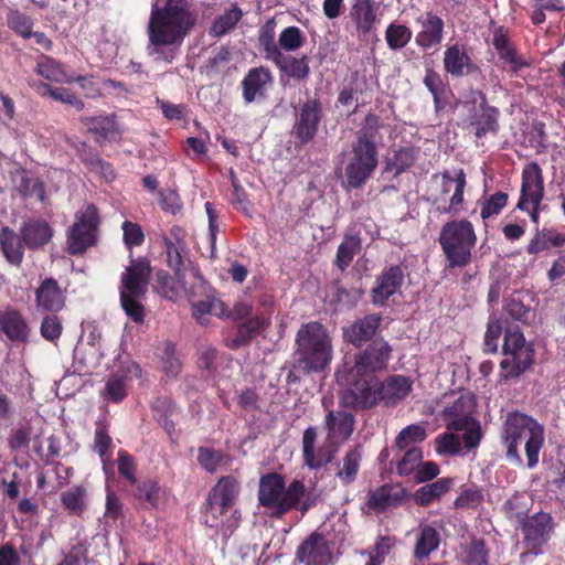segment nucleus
Listing matches in <instances>:
<instances>
[{
	"label": "nucleus",
	"instance_id": "obj_22",
	"mask_svg": "<svg viewBox=\"0 0 565 565\" xmlns=\"http://www.w3.org/2000/svg\"><path fill=\"white\" fill-rule=\"evenodd\" d=\"M355 418L347 411L331 409L324 417L323 428L327 431V441L340 446L353 434Z\"/></svg>",
	"mask_w": 565,
	"mask_h": 565
},
{
	"label": "nucleus",
	"instance_id": "obj_29",
	"mask_svg": "<svg viewBox=\"0 0 565 565\" xmlns=\"http://www.w3.org/2000/svg\"><path fill=\"white\" fill-rule=\"evenodd\" d=\"M25 244L21 234L9 226L0 230V250L6 260L15 267H20L23 262Z\"/></svg>",
	"mask_w": 565,
	"mask_h": 565
},
{
	"label": "nucleus",
	"instance_id": "obj_7",
	"mask_svg": "<svg viewBox=\"0 0 565 565\" xmlns=\"http://www.w3.org/2000/svg\"><path fill=\"white\" fill-rule=\"evenodd\" d=\"M438 189L431 195V203L440 214L458 215L463 209L465 189L467 186L466 173L462 169L454 175L446 170L433 175Z\"/></svg>",
	"mask_w": 565,
	"mask_h": 565
},
{
	"label": "nucleus",
	"instance_id": "obj_23",
	"mask_svg": "<svg viewBox=\"0 0 565 565\" xmlns=\"http://www.w3.org/2000/svg\"><path fill=\"white\" fill-rule=\"evenodd\" d=\"M301 497H258L259 504L264 508V513L270 518H281L291 509L300 510L306 513L311 507L316 505L317 497H307L300 501Z\"/></svg>",
	"mask_w": 565,
	"mask_h": 565
},
{
	"label": "nucleus",
	"instance_id": "obj_59",
	"mask_svg": "<svg viewBox=\"0 0 565 565\" xmlns=\"http://www.w3.org/2000/svg\"><path fill=\"white\" fill-rule=\"evenodd\" d=\"M285 480L276 472L267 473L259 480L258 494H284Z\"/></svg>",
	"mask_w": 565,
	"mask_h": 565
},
{
	"label": "nucleus",
	"instance_id": "obj_8",
	"mask_svg": "<svg viewBox=\"0 0 565 565\" xmlns=\"http://www.w3.org/2000/svg\"><path fill=\"white\" fill-rule=\"evenodd\" d=\"M554 530L555 522L550 513L540 511L527 515L521 522L523 544L527 551L520 555V561L523 563L531 554L539 555L543 553V547L552 539Z\"/></svg>",
	"mask_w": 565,
	"mask_h": 565
},
{
	"label": "nucleus",
	"instance_id": "obj_30",
	"mask_svg": "<svg viewBox=\"0 0 565 565\" xmlns=\"http://www.w3.org/2000/svg\"><path fill=\"white\" fill-rule=\"evenodd\" d=\"M478 96L480 99V113L473 116L471 126L476 128V136L480 138L488 132L495 134L498 131L499 110L488 105L487 97L483 93L478 92Z\"/></svg>",
	"mask_w": 565,
	"mask_h": 565
},
{
	"label": "nucleus",
	"instance_id": "obj_60",
	"mask_svg": "<svg viewBox=\"0 0 565 565\" xmlns=\"http://www.w3.org/2000/svg\"><path fill=\"white\" fill-rule=\"evenodd\" d=\"M124 232V243L131 249L134 246H140L145 241V234L138 223L125 221L121 225Z\"/></svg>",
	"mask_w": 565,
	"mask_h": 565
},
{
	"label": "nucleus",
	"instance_id": "obj_31",
	"mask_svg": "<svg viewBox=\"0 0 565 565\" xmlns=\"http://www.w3.org/2000/svg\"><path fill=\"white\" fill-rule=\"evenodd\" d=\"M444 65L446 72L455 77L468 74L472 67L471 60L466 50L458 44L449 46L445 51Z\"/></svg>",
	"mask_w": 565,
	"mask_h": 565
},
{
	"label": "nucleus",
	"instance_id": "obj_2",
	"mask_svg": "<svg viewBox=\"0 0 565 565\" xmlns=\"http://www.w3.org/2000/svg\"><path fill=\"white\" fill-rule=\"evenodd\" d=\"M501 438L509 460L522 465L519 445L523 443L527 468L532 469L539 463L545 429L535 418L521 412L509 413L502 426Z\"/></svg>",
	"mask_w": 565,
	"mask_h": 565
},
{
	"label": "nucleus",
	"instance_id": "obj_36",
	"mask_svg": "<svg viewBox=\"0 0 565 565\" xmlns=\"http://www.w3.org/2000/svg\"><path fill=\"white\" fill-rule=\"evenodd\" d=\"M274 64L286 75L297 81L306 79L310 73L308 57L305 55L297 58L291 55L282 54L279 61L277 60Z\"/></svg>",
	"mask_w": 565,
	"mask_h": 565
},
{
	"label": "nucleus",
	"instance_id": "obj_18",
	"mask_svg": "<svg viewBox=\"0 0 565 565\" xmlns=\"http://www.w3.org/2000/svg\"><path fill=\"white\" fill-rule=\"evenodd\" d=\"M492 45L495 49L499 58L508 65V72L515 77H525V71L530 68L531 62L520 55L516 49L511 44L508 31L504 28H498L494 31Z\"/></svg>",
	"mask_w": 565,
	"mask_h": 565
},
{
	"label": "nucleus",
	"instance_id": "obj_63",
	"mask_svg": "<svg viewBox=\"0 0 565 565\" xmlns=\"http://www.w3.org/2000/svg\"><path fill=\"white\" fill-rule=\"evenodd\" d=\"M126 394H127L126 383L122 379L117 377V376H111L107 381V383L105 385L104 395L108 401L118 403L125 398Z\"/></svg>",
	"mask_w": 565,
	"mask_h": 565
},
{
	"label": "nucleus",
	"instance_id": "obj_56",
	"mask_svg": "<svg viewBox=\"0 0 565 565\" xmlns=\"http://www.w3.org/2000/svg\"><path fill=\"white\" fill-rule=\"evenodd\" d=\"M303 41V35L299 28L288 26L281 31L278 43L279 47L294 52L302 46Z\"/></svg>",
	"mask_w": 565,
	"mask_h": 565
},
{
	"label": "nucleus",
	"instance_id": "obj_57",
	"mask_svg": "<svg viewBox=\"0 0 565 565\" xmlns=\"http://www.w3.org/2000/svg\"><path fill=\"white\" fill-rule=\"evenodd\" d=\"M508 194L504 192H497L492 195H490L486 201L483 202L482 209H481V218L488 220L493 215L499 214L507 205L508 203Z\"/></svg>",
	"mask_w": 565,
	"mask_h": 565
},
{
	"label": "nucleus",
	"instance_id": "obj_53",
	"mask_svg": "<svg viewBox=\"0 0 565 565\" xmlns=\"http://www.w3.org/2000/svg\"><path fill=\"white\" fill-rule=\"evenodd\" d=\"M489 550L483 540H472L466 548L468 565H488Z\"/></svg>",
	"mask_w": 565,
	"mask_h": 565
},
{
	"label": "nucleus",
	"instance_id": "obj_15",
	"mask_svg": "<svg viewBox=\"0 0 565 565\" xmlns=\"http://www.w3.org/2000/svg\"><path fill=\"white\" fill-rule=\"evenodd\" d=\"M321 119V102L317 98H309L300 106L291 134L301 145H306L316 137Z\"/></svg>",
	"mask_w": 565,
	"mask_h": 565
},
{
	"label": "nucleus",
	"instance_id": "obj_1",
	"mask_svg": "<svg viewBox=\"0 0 565 565\" xmlns=\"http://www.w3.org/2000/svg\"><path fill=\"white\" fill-rule=\"evenodd\" d=\"M196 18L188 0H166L163 6L154 3L147 26L149 56L157 62L172 63Z\"/></svg>",
	"mask_w": 565,
	"mask_h": 565
},
{
	"label": "nucleus",
	"instance_id": "obj_26",
	"mask_svg": "<svg viewBox=\"0 0 565 565\" xmlns=\"http://www.w3.org/2000/svg\"><path fill=\"white\" fill-rule=\"evenodd\" d=\"M20 234L25 246L31 250H36L51 242L54 230L45 220L33 218L21 225Z\"/></svg>",
	"mask_w": 565,
	"mask_h": 565
},
{
	"label": "nucleus",
	"instance_id": "obj_24",
	"mask_svg": "<svg viewBox=\"0 0 565 565\" xmlns=\"http://www.w3.org/2000/svg\"><path fill=\"white\" fill-rule=\"evenodd\" d=\"M475 409L473 396L461 394L452 405L443 411V418L449 430H462L467 425L472 424V413Z\"/></svg>",
	"mask_w": 565,
	"mask_h": 565
},
{
	"label": "nucleus",
	"instance_id": "obj_35",
	"mask_svg": "<svg viewBox=\"0 0 565 565\" xmlns=\"http://www.w3.org/2000/svg\"><path fill=\"white\" fill-rule=\"evenodd\" d=\"M362 455L363 452L361 445H356L345 452L341 463L338 465L339 468L335 473L342 483L350 484L355 480L360 469Z\"/></svg>",
	"mask_w": 565,
	"mask_h": 565
},
{
	"label": "nucleus",
	"instance_id": "obj_3",
	"mask_svg": "<svg viewBox=\"0 0 565 565\" xmlns=\"http://www.w3.org/2000/svg\"><path fill=\"white\" fill-rule=\"evenodd\" d=\"M297 363L306 372L323 371L333 358L332 337L318 321L303 323L296 335Z\"/></svg>",
	"mask_w": 565,
	"mask_h": 565
},
{
	"label": "nucleus",
	"instance_id": "obj_62",
	"mask_svg": "<svg viewBox=\"0 0 565 565\" xmlns=\"http://www.w3.org/2000/svg\"><path fill=\"white\" fill-rule=\"evenodd\" d=\"M31 428L29 426L18 427L12 429L8 444L11 450L20 451L28 448L31 440Z\"/></svg>",
	"mask_w": 565,
	"mask_h": 565
},
{
	"label": "nucleus",
	"instance_id": "obj_52",
	"mask_svg": "<svg viewBox=\"0 0 565 565\" xmlns=\"http://www.w3.org/2000/svg\"><path fill=\"white\" fill-rule=\"evenodd\" d=\"M162 241L166 246L168 266L180 276V268L183 264V254L186 250V245L173 244L172 238L167 235L162 236Z\"/></svg>",
	"mask_w": 565,
	"mask_h": 565
},
{
	"label": "nucleus",
	"instance_id": "obj_64",
	"mask_svg": "<svg viewBox=\"0 0 565 565\" xmlns=\"http://www.w3.org/2000/svg\"><path fill=\"white\" fill-rule=\"evenodd\" d=\"M396 540L392 536L384 535L380 536L371 551H362V555H372L375 558L385 562L386 556L391 550L395 546Z\"/></svg>",
	"mask_w": 565,
	"mask_h": 565
},
{
	"label": "nucleus",
	"instance_id": "obj_11",
	"mask_svg": "<svg viewBox=\"0 0 565 565\" xmlns=\"http://www.w3.org/2000/svg\"><path fill=\"white\" fill-rule=\"evenodd\" d=\"M393 348L384 338L373 339L355 354L353 375L364 376L385 371L392 359Z\"/></svg>",
	"mask_w": 565,
	"mask_h": 565
},
{
	"label": "nucleus",
	"instance_id": "obj_37",
	"mask_svg": "<svg viewBox=\"0 0 565 565\" xmlns=\"http://www.w3.org/2000/svg\"><path fill=\"white\" fill-rule=\"evenodd\" d=\"M360 250L361 238L358 235L347 234L337 249L334 266L342 271L345 270Z\"/></svg>",
	"mask_w": 565,
	"mask_h": 565
},
{
	"label": "nucleus",
	"instance_id": "obj_50",
	"mask_svg": "<svg viewBox=\"0 0 565 565\" xmlns=\"http://www.w3.org/2000/svg\"><path fill=\"white\" fill-rule=\"evenodd\" d=\"M35 72L40 76L52 82H63L65 77V73L62 70L61 65L56 61L46 55H43L39 60Z\"/></svg>",
	"mask_w": 565,
	"mask_h": 565
},
{
	"label": "nucleus",
	"instance_id": "obj_47",
	"mask_svg": "<svg viewBox=\"0 0 565 565\" xmlns=\"http://www.w3.org/2000/svg\"><path fill=\"white\" fill-rule=\"evenodd\" d=\"M63 333L62 319L55 313H46L40 324V334L51 343H56Z\"/></svg>",
	"mask_w": 565,
	"mask_h": 565
},
{
	"label": "nucleus",
	"instance_id": "obj_5",
	"mask_svg": "<svg viewBox=\"0 0 565 565\" xmlns=\"http://www.w3.org/2000/svg\"><path fill=\"white\" fill-rule=\"evenodd\" d=\"M438 242L450 268L465 267L471 260L477 235L470 221L454 220L443 225Z\"/></svg>",
	"mask_w": 565,
	"mask_h": 565
},
{
	"label": "nucleus",
	"instance_id": "obj_28",
	"mask_svg": "<svg viewBox=\"0 0 565 565\" xmlns=\"http://www.w3.org/2000/svg\"><path fill=\"white\" fill-rule=\"evenodd\" d=\"M271 81L273 77L268 68L259 66L249 70L242 82L244 100L253 103L257 97H264Z\"/></svg>",
	"mask_w": 565,
	"mask_h": 565
},
{
	"label": "nucleus",
	"instance_id": "obj_61",
	"mask_svg": "<svg viewBox=\"0 0 565 565\" xmlns=\"http://www.w3.org/2000/svg\"><path fill=\"white\" fill-rule=\"evenodd\" d=\"M461 444L458 436L445 433L436 439V451L439 455L454 456L460 452Z\"/></svg>",
	"mask_w": 565,
	"mask_h": 565
},
{
	"label": "nucleus",
	"instance_id": "obj_10",
	"mask_svg": "<svg viewBox=\"0 0 565 565\" xmlns=\"http://www.w3.org/2000/svg\"><path fill=\"white\" fill-rule=\"evenodd\" d=\"M544 195L542 169L536 162L527 163L522 172L521 196L516 207L530 214L533 222L539 218V205Z\"/></svg>",
	"mask_w": 565,
	"mask_h": 565
},
{
	"label": "nucleus",
	"instance_id": "obj_32",
	"mask_svg": "<svg viewBox=\"0 0 565 565\" xmlns=\"http://www.w3.org/2000/svg\"><path fill=\"white\" fill-rule=\"evenodd\" d=\"M377 6L374 0H355L352 6V17L358 31L369 33L377 21Z\"/></svg>",
	"mask_w": 565,
	"mask_h": 565
},
{
	"label": "nucleus",
	"instance_id": "obj_21",
	"mask_svg": "<svg viewBox=\"0 0 565 565\" xmlns=\"http://www.w3.org/2000/svg\"><path fill=\"white\" fill-rule=\"evenodd\" d=\"M66 290L54 278H45L35 289V306L41 312L56 313L65 308Z\"/></svg>",
	"mask_w": 565,
	"mask_h": 565
},
{
	"label": "nucleus",
	"instance_id": "obj_45",
	"mask_svg": "<svg viewBox=\"0 0 565 565\" xmlns=\"http://www.w3.org/2000/svg\"><path fill=\"white\" fill-rule=\"evenodd\" d=\"M412 31L404 24L391 23L385 31V40L388 47L393 51L405 47L411 39Z\"/></svg>",
	"mask_w": 565,
	"mask_h": 565
},
{
	"label": "nucleus",
	"instance_id": "obj_13",
	"mask_svg": "<svg viewBox=\"0 0 565 565\" xmlns=\"http://www.w3.org/2000/svg\"><path fill=\"white\" fill-rule=\"evenodd\" d=\"M234 505L235 497H207L203 510L204 523L210 527L222 526L232 533L241 519V513Z\"/></svg>",
	"mask_w": 565,
	"mask_h": 565
},
{
	"label": "nucleus",
	"instance_id": "obj_9",
	"mask_svg": "<svg viewBox=\"0 0 565 565\" xmlns=\"http://www.w3.org/2000/svg\"><path fill=\"white\" fill-rule=\"evenodd\" d=\"M76 221L67 234V250L72 255H81L95 245L99 224L95 205L88 204L76 213Z\"/></svg>",
	"mask_w": 565,
	"mask_h": 565
},
{
	"label": "nucleus",
	"instance_id": "obj_58",
	"mask_svg": "<svg viewBox=\"0 0 565 565\" xmlns=\"http://www.w3.org/2000/svg\"><path fill=\"white\" fill-rule=\"evenodd\" d=\"M416 161V153L412 148H402L397 150L390 161V169L395 172V174H401L409 167H412Z\"/></svg>",
	"mask_w": 565,
	"mask_h": 565
},
{
	"label": "nucleus",
	"instance_id": "obj_51",
	"mask_svg": "<svg viewBox=\"0 0 565 565\" xmlns=\"http://www.w3.org/2000/svg\"><path fill=\"white\" fill-rule=\"evenodd\" d=\"M7 22L9 28L21 36L30 38L32 35V19L19 10H9Z\"/></svg>",
	"mask_w": 565,
	"mask_h": 565
},
{
	"label": "nucleus",
	"instance_id": "obj_17",
	"mask_svg": "<svg viewBox=\"0 0 565 565\" xmlns=\"http://www.w3.org/2000/svg\"><path fill=\"white\" fill-rule=\"evenodd\" d=\"M332 559L331 544L318 531H313L303 540L295 553V561L302 565H330Z\"/></svg>",
	"mask_w": 565,
	"mask_h": 565
},
{
	"label": "nucleus",
	"instance_id": "obj_49",
	"mask_svg": "<svg viewBox=\"0 0 565 565\" xmlns=\"http://www.w3.org/2000/svg\"><path fill=\"white\" fill-rule=\"evenodd\" d=\"M404 451L403 457L397 462L396 469L401 476H408L419 467L423 460V451L422 448L417 446L404 449Z\"/></svg>",
	"mask_w": 565,
	"mask_h": 565
},
{
	"label": "nucleus",
	"instance_id": "obj_39",
	"mask_svg": "<svg viewBox=\"0 0 565 565\" xmlns=\"http://www.w3.org/2000/svg\"><path fill=\"white\" fill-rule=\"evenodd\" d=\"M242 17V10L236 4H232L230 9L213 21L210 34L217 38L223 36L238 23Z\"/></svg>",
	"mask_w": 565,
	"mask_h": 565
},
{
	"label": "nucleus",
	"instance_id": "obj_40",
	"mask_svg": "<svg viewBox=\"0 0 565 565\" xmlns=\"http://www.w3.org/2000/svg\"><path fill=\"white\" fill-rule=\"evenodd\" d=\"M82 122L90 132L98 135L104 140L114 137L117 132L115 116L85 117L82 118Z\"/></svg>",
	"mask_w": 565,
	"mask_h": 565
},
{
	"label": "nucleus",
	"instance_id": "obj_19",
	"mask_svg": "<svg viewBox=\"0 0 565 565\" xmlns=\"http://www.w3.org/2000/svg\"><path fill=\"white\" fill-rule=\"evenodd\" d=\"M382 322V316L370 313L355 319L349 326L342 328V338L345 343L355 348H362L367 341L373 340Z\"/></svg>",
	"mask_w": 565,
	"mask_h": 565
},
{
	"label": "nucleus",
	"instance_id": "obj_54",
	"mask_svg": "<svg viewBox=\"0 0 565 565\" xmlns=\"http://www.w3.org/2000/svg\"><path fill=\"white\" fill-rule=\"evenodd\" d=\"M227 456L221 450H213L206 447H200L198 450V461L207 471L215 472L220 463L226 459Z\"/></svg>",
	"mask_w": 565,
	"mask_h": 565
},
{
	"label": "nucleus",
	"instance_id": "obj_43",
	"mask_svg": "<svg viewBox=\"0 0 565 565\" xmlns=\"http://www.w3.org/2000/svg\"><path fill=\"white\" fill-rule=\"evenodd\" d=\"M426 428L422 425L413 424L403 428L395 438L394 447L398 450L408 449L414 444L426 439Z\"/></svg>",
	"mask_w": 565,
	"mask_h": 565
},
{
	"label": "nucleus",
	"instance_id": "obj_33",
	"mask_svg": "<svg viewBox=\"0 0 565 565\" xmlns=\"http://www.w3.org/2000/svg\"><path fill=\"white\" fill-rule=\"evenodd\" d=\"M443 20L433 13H427L422 23V31L416 36V43L424 49L438 44L443 38Z\"/></svg>",
	"mask_w": 565,
	"mask_h": 565
},
{
	"label": "nucleus",
	"instance_id": "obj_42",
	"mask_svg": "<svg viewBox=\"0 0 565 565\" xmlns=\"http://www.w3.org/2000/svg\"><path fill=\"white\" fill-rule=\"evenodd\" d=\"M380 118L377 115L373 113H369L356 135V140L354 143L363 145L367 147H376L375 141L380 137Z\"/></svg>",
	"mask_w": 565,
	"mask_h": 565
},
{
	"label": "nucleus",
	"instance_id": "obj_41",
	"mask_svg": "<svg viewBox=\"0 0 565 565\" xmlns=\"http://www.w3.org/2000/svg\"><path fill=\"white\" fill-rule=\"evenodd\" d=\"M113 439L109 435V427L105 422H97L94 433L93 450L98 454L100 460L105 463L110 459V449Z\"/></svg>",
	"mask_w": 565,
	"mask_h": 565
},
{
	"label": "nucleus",
	"instance_id": "obj_27",
	"mask_svg": "<svg viewBox=\"0 0 565 565\" xmlns=\"http://www.w3.org/2000/svg\"><path fill=\"white\" fill-rule=\"evenodd\" d=\"M380 402L385 406H394L405 399L412 391V382L403 375L388 376L384 382L379 380Z\"/></svg>",
	"mask_w": 565,
	"mask_h": 565
},
{
	"label": "nucleus",
	"instance_id": "obj_25",
	"mask_svg": "<svg viewBox=\"0 0 565 565\" xmlns=\"http://www.w3.org/2000/svg\"><path fill=\"white\" fill-rule=\"evenodd\" d=\"M404 271L401 266L393 265L385 268L376 278L375 286L371 290L372 301L375 305H383L402 286Z\"/></svg>",
	"mask_w": 565,
	"mask_h": 565
},
{
	"label": "nucleus",
	"instance_id": "obj_20",
	"mask_svg": "<svg viewBox=\"0 0 565 565\" xmlns=\"http://www.w3.org/2000/svg\"><path fill=\"white\" fill-rule=\"evenodd\" d=\"M0 333L13 343H26L30 340L31 327L20 310L6 307L0 310Z\"/></svg>",
	"mask_w": 565,
	"mask_h": 565
},
{
	"label": "nucleus",
	"instance_id": "obj_34",
	"mask_svg": "<svg viewBox=\"0 0 565 565\" xmlns=\"http://www.w3.org/2000/svg\"><path fill=\"white\" fill-rule=\"evenodd\" d=\"M440 544L439 532L431 525H424L420 527L414 547L415 558L422 561L438 550Z\"/></svg>",
	"mask_w": 565,
	"mask_h": 565
},
{
	"label": "nucleus",
	"instance_id": "obj_38",
	"mask_svg": "<svg viewBox=\"0 0 565 565\" xmlns=\"http://www.w3.org/2000/svg\"><path fill=\"white\" fill-rule=\"evenodd\" d=\"M193 315L201 324L207 322L206 316L212 315L218 318L226 316V307L223 301L215 297H205L204 299L192 302Z\"/></svg>",
	"mask_w": 565,
	"mask_h": 565
},
{
	"label": "nucleus",
	"instance_id": "obj_12",
	"mask_svg": "<svg viewBox=\"0 0 565 565\" xmlns=\"http://www.w3.org/2000/svg\"><path fill=\"white\" fill-rule=\"evenodd\" d=\"M376 147L353 143L352 157L345 167V177L349 186L361 188L377 167Z\"/></svg>",
	"mask_w": 565,
	"mask_h": 565
},
{
	"label": "nucleus",
	"instance_id": "obj_16",
	"mask_svg": "<svg viewBox=\"0 0 565 565\" xmlns=\"http://www.w3.org/2000/svg\"><path fill=\"white\" fill-rule=\"evenodd\" d=\"M318 430L316 427H308L302 435V458L305 465L318 470L333 461L339 446L327 441L317 446Z\"/></svg>",
	"mask_w": 565,
	"mask_h": 565
},
{
	"label": "nucleus",
	"instance_id": "obj_14",
	"mask_svg": "<svg viewBox=\"0 0 565 565\" xmlns=\"http://www.w3.org/2000/svg\"><path fill=\"white\" fill-rule=\"evenodd\" d=\"M380 402L379 379L367 376L355 380L344 390L339 403L341 406L350 409L372 408Z\"/></svg>",
	"mask_w": 565,
	"mask_h": 565
},
{
	"label": "nucleus",
	"instance_id": "obj_55",
	"mask_svg": "<svg viewBox=\"0 0 565 565\" xmlns=\"http://www.w3.org/2000/svg\"><path fill=\"white\" fill-rule=\"evenodd\" d=\"M161 365L166 375L175 377L181 371V361L175 354V347L171 343H166L162 355Z\"/></svg>",
	"mask_w": 565,
	"mask_h": 565
},
{
	"label": "nucleus",
	"instance_id": "obj_48",
	"mask_svg": "<svg viewBox=\"0 0 565 565\" xmlns=\"http://www.w3.org/2000/svg\"><path fill=\"white\" fill-rule=\"evenodd\" d=\"M154 417L168 434L174 431V423L170 419L175 405L169 398H159L153 405Z\"/></svg>",
	"mask_w": 565,
	"mask_h": 565
},
{
	"label": "nucleus",
	"instance_id": "obj_6",
	"mask_svg": "<svg viewBox=\"0 0 565 565\" xmlns=\"http://www.w3.org/2000/svg\"><path fill=\"white\" fill-rule=\"evenodd\" d=\"M150 273V264L146 258L131 259L121 277V308L136 323L145 320V307L139 299L147 292Z\"/></svg>",
	"mask_w": 565,
	"mask_h": 565
},
{
	"label": "nucleus",
	"instance_id": "obj_46",
	"mask_svg": "<svg viewBox=\"0 0 565 565\" xmlns=\"http://www.w3.org/2000/svg\"><path fill=\"white\" fill-rule=\"evenodd\" d=\"M263 327V320L259 318L250 319L242 323L235 338L231 340L228 347L231 349H238L246 345Z\"/></svg>",
	"mask_w": 565,
	"mask_h": 565
},
{
	"label": "nucleus",
	"instance_id": "obj_4",
	"mask_svg": "<svg viewBox=\"0 0 565 565\" xmlns=\"http://www.w3.org/2000/svg\"><path fill=\"white\" fill-rule=\"evenodd\" d=\"M503 359L500 362L499 382L518 381L535 362V350L518 327L504 332L502 345Z\"/></svg>",
	"mask_w": 565,
	"mask_h": 565
},
{
	"label": "nucleus",
	"instance_id": "obj_44",
	"mask_svg": "<svg viewBox=\"0 0 565 565\" xmlns=\"http://www.w3.org/2000/svg\"><path fill=\"white\" fill-rule=\"evenodd\" d=\"M258 45L264 57L275 63L282 55L279 44L276 43L275 32L273 28L265 26L260 30L258 36Z\"/></svg>",
	"mask_w": 565,
	"mask_h": 565
}]
</instances>
